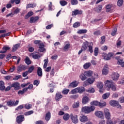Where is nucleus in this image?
Returning <instances> with one entry per match:
<instances>
[{"mask_svg":"<svg viewBox=\"0 0 124 124\" xmlns=\"http://www.w3.org/2000/svg\"><path fill=\"white\" fill-rule=\"evenodd\" d=\"M94 109H95V107L93 106H91L90 107H84L81 108V111L82 112L86 113V114H89V113H91V112L94 111Z\"/></svg>","mask_w":124,"mask_h":124,"instance_id":"obj_1","label":"nucleus"},{"mask_svg":"<svg viewBox=\"0 0 124 124\" xmlns=\"http://www.w3.org/2000/svg\"><path fill=\"white\" fill-rule=\"evenodd\" d=\"M105 86L108 89H111V90L114 91H116V86L114 85V84H113L111 81L107 80L105 83Z\"/></svg>","mask_w":124,"mask_h":124,"instance_id":"obj_2","label":"nucleus"},{"mask_svg":"<svg viewBox=\"0 0 124 124\" xmlns=\"http://www.w3.org/2000/svg\"><path fill=\"white\" fill-rule=\"evenodd\" d=\"M70 118L74 124H77L78 123V116L77 115L71 113L70 115Z\"/></svg>","mask_w":124,"mask_h":124,"instance_id":"obj_3","label":"nucleus"},{"mask_svg":"<svg viewBox=\"0 0 124 124\" xmlns=\"http://www.w3.org/2000/svg\"><path fill=\"white\" fill-rule=\"evenodd\" d=\"M25 121V116L24 115H18L16 118V122L17 124H21Z\"/></svg>","mask_w":124,"mask_h":124,"instance_id":"obj_4","label":"nucleus"},{"mask_svg":"<svg viewBox=\"0 0 124 124\" xmlns=\"http://www.w3.org/2000/svg\"><path fill=\"white\" fill-rule=\"evenodd\" d=\"M109 104L113 107H115V106H116L117 108H120V107H121V105L119 104V102H118V101L111 100L109 102Z\"/></svg>","mask_w":124,"mask_h":124,"instance_id":"obj_5","label":"nucleus"},{"mask_svg":"<svg viewBox=\"0 0 124 124\" xmlns=\"http://www.w3.org/2000/svg\"><path fill=\"white\" fill-rule=\"evenodd\" d=\"M12 88H14L15 91H18L21 89L20 87V83L18 82H15L11 85Z\"/></svg>","mask_w":124,"mask_h":124,"instance_id":"obj_6","label":"nucleus"},{"mask_svg":"<svg viewBox=\"0 0 124 124\" xmlns=\"http://www.w3.org/2000/svg\"><path fill=\"white\" fill-rule=\"evenodd\" d=\"M104 114L106 119H108V121H110V118H111V114L109 111V109L107 108L104 109Z\"/></svg>","mask_w":124,"mask_h":124,"instance_id":"obj_7","label":"nucleus"},{"mask_svg":"<svg viewBox=\"0 0 124 124\" xmlns=\"http://www.w3.org/2000/svg\"><path fill=\"white\" fill-rule=\"evenodd\" d=\"M27 67H28L25 65L20 64L17 67V72H21L22 70H25V69H27Z\"/></svg>","mask_w":124,"mask_h":124,"instance_id":"obj_8","label":"nucleus"},{"mask_svg":"<svg viewBox=\"0 0 124 124\" xmlns=\"http://www.w3.org/2000/svg\"><path fill=\"white\" fill-rule=\"evenodd\" d=\"M95 115L98 118L100 119H103V113L100 111H96L95 112Z\"/></svg>","mask_w":124,"mask_h":124,"instance_id":"obj_9","label":"nucleus"},{"mask_svg":"<svg viewBox=\"0 0 124 124\" xmlns=\"http://www.w3.org/2000/svg\"><path fill=\"white\" fill-rule=\"evenodd\" d=\"M120 77V75L117 73H114L112 75V79L114 80V81H117L118 79H119V77Z\"/></svg>","mask_w":124,"mask_h":124,"instance_id":"obj_10","label":"nucleus"},{"mask_svg":"<svg viewBox=\"0 0 124 124\" xmlns=\"http://www.w3.org/2000/svg\"><path fill=\"white\" fill-rule=\"evenodd\" d=\"M90 101V98L88 96H84L82 98V104H87L88 102Z\"/></svg>","mask_w":124,"mask_h":124,"instance_id":"obj_11","label":"nucleus"},{"mask_svg":"<svg viewBox=\"0 0 124 124\" xmlns=\"http://www.w3.org/2000/svg\"><path fill=\"white\" fill-rule=\"evenodd\" d=\"M39 19V17L38 16L36 17H31L30 18V23L31 24H32V23H35L37 20Z\"/></svg>","mask_w":124,"mask_h":124,"instance_id":"obj_12","label":"nucleus"},{"mask_svg":"<svg viewBox=\"0 0 124 124\" xmlns=\"http://www.w3.org/2000/svg\"><path fill=\"white\" fill-rule=\"evenodd\" d=\"M88 117L84 115L81 116L80 119V121L81 123H86V122H88Z\"/></svg>","mask_w":124,"mask_h":124,"instance_id":"obj_13","label":"nucleus"},{"mask_svg":"<svg viewBox=\"0 0 124 124\" xmlns=\"http://www.w3.org/2000/svg\"><path fill=\"white\" fill-rule=\"evenodd\" d=\"M82 13H83V12L81 10H75L72 12V16L74 15H79V14H82Z\"/></svg>","mask_w":124,"mask_h":124,"instance_id":"obj_14","label":"nucleus"},{"mask_svg":"<svg viewBox=\"0 0 124 124\" xmlns=\"http://www.w3.org/2000/svg\"><path fill=\"white\" fill-rule=\"evenodd\" d=\"M9 49H10V47L8 46H4L2 48V50L0 51V53L1 54H4V53H6V51Z\"/></svg>","mask_w":124,"mask_h":124,"instance_id":"obj_15","label":"nucleus"},{"mask_svg":"<svg viewBox=\"0 0 124 124\" xmlns=\"http://www.w3.org/2000/svg\"><path fill=\"white\" fill-rule=\"evenodd\" d=\"M102 9V5H99L96 8H94V11H96V12L99 13L101 11Z\"/></svg>","mask_w":124,"mask_h":124,"instance_id":"obj_16","label":"nucleus"},{"mask_svg":"<svg viewBox=\"0 0 124 124\" xmlns=\"http://www.w3.org/2000/svg\"><path fill=\"white\" fill-rule=\"evenodd\" d=\"M61 98H62V95L60 93H56L55 99L56 101H59Z\"/></svg>","mask_w":124,"mask_h":124,"instance_id":"obj_17","label":"nucleus"},{"mask_svg":"<svg viewBox=\"0 0 124 124\" xmlns=\"http://www.w3.org/2000/svg\"><path fill=\"white\" fill-rule=\"evenodd\" d=\"M108 67L105 66L102 70L103 75H107L108 74Z\"/></svg>","mask_w":124,"mask_h":124,"instance_id":"obj_18","label":"nucleus"},{"mask_svg":"<svg viewBox=\"0 0 124 124\" xmlns=\"http://www.w3.org/2000/svg\"><path fill=\"white\" fill-rule=\"evenodd\" d=\"M37 75L39 77H42V69L40 67H38L37 71Z\"/></svg>","mask_w":124,"mask_h":124,"instance_id":"obj_19","label":"nucleus"},{"mask_svg":"<svg viewBox=\"0 0 124 124\" xmlns=\"http://www.w3.org/2000/svg\"><path fill=\"white\" fill-rule=\"evenodd\" d=\"M78 93H83L85 92V88L84 87H78Z\"/></svg>","mask_w":124,"mask_h":124,"instance_id":"obj_20","label":"nucleus"},{"mask_svg":"<svg viewBox=\"0 0 124 124\" xmlns=\"http://www.w3.org/2000/svg\"><path fill=\"white\" fill-rule=\"evenodd\" d=\"M78 86V83L77 81H73L69 85V87L71 88H75Z\"/></svg>","mask_w":124,"mask_h":124,"instance_id":"obj_21","label":"nucleus"},{"mask_svg":"<svg viewBox=\"0 0 124 124\" xmlns=\"http://www.w3.org/2000/svg\"><path fill=\"white\" fill-rule=\"evenodd\" d=\"M33 15V12L30 11L28 13V14L25 16V19H29L30 17H31V16H32Z\"/></svg>","mask_w":124,"mask_h":124,"instance_id":"obj_22","label":"nucleus"},{"mask_svg":"<svg viewBox=\"0 0 124 124\" xmlns=\"http://www.w3.org/2000/svg\"><path fill=\"white\" fill-rule=\"evenodd\" d=\"M19 47H20V44H16L13 46L12 51L14 52H16V50H17V49H18Z\"/></svg>","mask_w":124,"mask_h":124,"instance_id":"obj_23","label":"nucleus"},{"mask_svg":"<svg viewBox=\"0 0 124 124\" xmlns=\"http://www.w3.org/2000/svg\"><path fill=\"white\" fill-rule=\"evenodd\" d=\"M112 7H113V4H108L106 6V12H110V11H111V8H112Z\"/></svg>","mask_w":124,"mask_h":124,"instance_id":"obj_24","label":"nucleus"},{"mask_svg":"<svg viewBox=\"0 0 124 124\" xmlns=\"http://www.w3.org/2000/svg\"><path fill=\"white\" fill-rule=\"evenodd\" d=\"M36 6V4L35 3H33V4H28L27 5V6H26V9H28L29 8H33L34 7H35Z\"/></svg>","mask_w":124,"mask_h":124,"instance_id":"obj_25","label":"nucleus"},{"mask_svg":"<svg viewBox=\"0 0 124 124\" xmlns=\"http://www.w3.org/2000/svg\"><path fill=\"white\" fill-rule=\"evenodd\" d=\"M93 43H90V45L88 46V51L91 53V54L93 53Z\"/></svg>","mask_w":124,"mask_h":124,"instance_id":"obj_26","label":"nucleus"},{"mask_svg":"<svg viewBox=\"0 0 124 124\" xmlns=\"http://www.w3.org/2000/svg\"><path fill=\"white\" fill-rule=\"evenodd\" d=\"M84 74L86 76L88 77H91L92 75H93V71H88L84 72Z\"/></svg>","mask_w":124,"mask_h":124,"instance_id":"obj_27","label":"nucleus"},{"mask_svg":"<svg viewBox=\"0 0 124 124\" xmlns=\"http://www.w3.org/2000/svg\"><path fill=\"white\" fill-rule=\"evenodd\" d=\"M87 82H88V83L90 84H92L93 83V82H94V81H95V78H89L87 80Z\"/></svg>","mask_w":124,"mask_h":124,"instance_id":"obj_28","label":"nucleus"},{"mask_svg":"<svg viewBox=\"0 0 124 124\" xmlns=\"http://www.w3.org/2000/svg\"><path fill=\"white\" fill-rule=\"evenodd\" d=\"M79 78H80L81 81H85L87 79V77H86V75L84 74V73H82L79 76Z\"/></svg>","mask_w":124,"mask_h":124,"instance_id":"obj_29","label":"nucleus"},{"mask_svg":"<svg viewBox=\"0 0 124 124\" xmlns=\"http://www.w3.org/2000/svg\"><path fill=\"white\" fill-rule=\"evenodd\" d=\"M42 56V54H34L32 55V57L33 59L35 60H38V59H40V58Z\"/></svg>","mask_w":124,"mask_h":124,"instance_id":"obj_30","label":"nucleus"},{"mask_svg":"<svg viewBox=\"0 0 124 124\" xmlns=\"http://www.w3.org/2000/svg\"><path fill=\"white\" fill-rule=\"evenodd\" d=\"M7 105L9 107H12V106H14V101L12 100H10L7 102Z\"/></svg>","mask_w":124,"mask_h":124,"instance_id":"obj_31","label":"nucleus"},{"mask_svg":"<svg viewBox=\"0 0 124 124\" xmlns=\"http://www.w3.org/2000/svg\"><path fill=\"white\" fill-rule=\"evenodd\" d=\"M50 119H51V113L50 112H47L46 114V117H45V119L46 121H49V120H50Z\"/></svg>","mask_w":124,"mask_h":124,"instance_id":"obj_32","label":"nucleus"},{"mask_svg":"<svg viewBox=\"0 0 124 124\" xmlns=\"http://www.w3.org/2000/svg\"><path fill=\"white\" fill-rule=\"evenodd\" d=\"M91 105H94L95 106H99V102L97 101H93L90 103Z\"/></svg>","mask_w":124,"mask_h":124,"instance_id":"obj_33","label":"nucleus"},{"mask_svg":"<svg viewBox=\"0 0 124 124\" xmlns=\"http://www.w3.org/2000/svg\"><path fill=\"white\" fill-rule=\"evenodd\" d=\"M87 50V47H85L83 45H82L81 47V49L78 52V55H80L82 52H85V51Z\"/></svg>","mask_w":124,"mask_h":124,"instance_id":"obj_34","label":"nucleus"},{"mask_svg":"<svg viewBox=\"0 0 124 124\" xmlns=\"http://www.w3.org/2000/svg\"><path fill=\"white\" fill-rule=\"evenodd\" d=\"M25 62L27 65H30L31 62V60H30V58L28 57H26V59H25Z\"/></svg>","mask_w":124,"mask_h":124,"instance_id":"obj_35","label":"nucleus"},{"mask_svg":"<svg viewBox=\"0 0 124 124\" xmlns=\"http://www.w3.org/2000/svg\"><path fill=\"white\" fill-rule=\"evenodd\" d=\"M63 119L64 121H68V120H69V114L68 113L65 114L63 116Z\"/></svg>","mask_w":124,"mask_h":124,"instance_id":"obj_36","label":"nucleus"},{"mask_svg":"<svg viewBox=\"0 0 124 124\" xmlns=\"http://www.w3.org/2000/svg\"><path fill=\"white\" fill-rule=\"evenodd\" d=\"M97 87L98 88V89H102L103 88V83L99 82L97 84Z\"/></svg>","mask_w":124,"mask_h":124,"instance_id":"obj_37","label":"nucleus"},{"mask_svg":"<svg viewBox=\"0 0 124 124\" xmlns=\"http://www.w3.org/2000/svg\"><path fill=\"white\" fill-rule=\"evenodd\" d=\"M99 107H100V108H102V107H105V106H106V102H99Z\"/></svg>","mask_w":124,"mask_h":124,"instance_id":"obj_38","label":"nucleus"},{"mask_svg":"<svg viewBox=\"0 0 124 124\" xmlns=\"http://www.w3.org/2000/svg\"><path fill=\"white\" fill-rule=\"evenodd\" d=\"M109 96H110V93H106L103 95V99H106V98H108Z\"/></svg>","mask_w":124,"mask_h":124,"instance_id":"obj_39","label":"nucleus"},{"mask_svg":"<svg viewBox=\"0 0 124 124\" xmlns=\"http://www.w3.org/2000/svg\"><path fill=\"white\" fill-rule=\"evenodd\" d=\"M34 70V66H31L29 68L28 70L27 71L29 73H31L32 71Z\"/></svg>","mask_w":124,"mask_h":124,"instance_id":"obj_40","label":"nucleus"},{"mask_svg":"<svg viewBox=\"0 0 124 124\" xmlns=\"http://www.w3.org/2000/svg\"><path fill=\"white\" fill-rule=\"evenodd\" d=\"M88 31L87 30L84 29V30H80L78 31V33H79V34H81V33H86Z\"/></svg>","mask_w":124,"mask_h":124,"instance_id":"obj_41","label":"nucleus"},{"mask_svg":"<svg viewBox=\"0 0 124 124\" xmlns=\"http://www.w3.org/2000/svg\"><path fill=\"white\" fill-rule=\"evenodd\" d=\"M124 3V0H118L117 5L118 6L121 7Z\"/></svg>","mask_w":124,"mask_h":124,"instance_id":"obj_42","label":"nucleus"},{"mask_svg":"<svg viewBox=\"0 0 124 124\" xmlns=\"http://www.w3.org/2000/svg\"><path fill=\"white\" fill-rule=\"evenodd\" d=\"M90 66H91V63H86L84 65H83V67L84 68H85V69H88V68H89V67H90Z\"/></svg>","mask_w":124,"mask_h":124,"instance_id":"obj_43","label":"nucleus"},{"mask_svg":"<svg viewBox=\"0 0 124 124\" xmlns=\"http://www.w3.org/2000/svg\"><path fill=\"white\" fill-rule=\"evenodd\" d=\"M31 114H33V110H30L24 113L25 116H30V115H31Z\"/></svg>","mask_w":124,"mask_h":124,"instance_id":"obj_44","label":"nucleus"},{"mask_svg":"<svg viewBox=\"0 0 124 124\" xmlns=\"http://www.w3.org/2000/svg\"><path fill=\"white\" fill-rule=\"evenodd\" d=\"M87 93H94V89L93 88H90L86 90Z\"/></svg>","mask_w":124,"mask_h":124,"instance_id":"obj_45","label":"nucleus"},{"mask_svg":"<svg viewBox=\"0 0 124 124\" xmlns=\"http://www.w3.org/2000/svg\"><path fill=\"white\" fill-rule=\"evenodd\" d=\"M118 64L121 65L122 67H124V60L122 59V60H119L118 61Z\"/></svg>","mask_w":124,"mask_h":124,"instance_id":"obj_46","label":"nucleus"},{"mask_svg":"<svg viewBox=\"0 0 124 124\" xmlns=\"http://www.w3.org/2000/svg\"><path fill=\"white\" fill-rule=\"evenodd\" d=\"M71 3L72 5H76V4H78V0H71Z\"/></svg>","mask_w":124,"mask_h":124,"instance_id":"obj_47","label":"nucleus"},{"mask_svg":"<svg viewBox=\"0 0 124 124\" xmlns=\"http://www.w3.org/2000/svg\"><path fill=\"white\" fill-rule=\"evenodd\" d=\"M79 102L74 103L72 106L73 108H78L79 107Z\"/></svg>","mask_w":124,"mask_h":124,"instance_id":"obj_48","label":"nucleus"},{"mask_svg":"<svg viewBox=\"0 0 124 124\" xmlns=\"http://www.w3.org/2000/svg\"><path fill=\"white\" fill-rule=\"evenodd\" d=\"M78 93V88L74 89L71 91V93H72V94H75V93Z\"/></svg>","mask_w":124,"mask_h":124,"instance_id":"obj_49","label":"nucleus"},{"mask_svg":"<svg viewBox=\"0 0 124 124\" xmlns=\"http://www.w3.org/2000/svg\"><path fill=\"white\" fill-rule=\"evenodd\" d=\"M44 62H45V63L44 64V68H46V67H47V65H48V59H45L44 60Z\"/></svg>","mask_w":124,"mask_h":124,"instance_id":"obj_50","label":"nucleus"},{"mask_svg":"<svg viewBox=\"0 0 124 124\" xmlns=\"http://www.w3.org/2000/svg\"><path fill=\"white\" fill-rule=\"evenodd\" d=\"M116 33H117V28H114L113 29V30H112L111 34V35H112V36H114L116 35Z\"/></svg>","mask_w":124,"mask_h":124,"instance_id":"obj_51","label":"nucleus"},{"mask_svg":"<svg viewBox=\"0 0 124 124\" xmlns=\"http://www.w3.org/2000/svg\"><path fill=\"white\" fill-rule=\"evenodd\" d=\"M73 28H78V27H80V22H77L75 23L73 25Z\"/></svg>","mask_w":124,"mask_h":124,"instance_id":"obj_52","label":"nucleus"},{"mask_svg":"<svg viewBox=\"0 0 124 124\" xmlns=\"http://www.w3.org/2000/svg\"><path fill=\"white\" fill-rule=\"evenodd\" d=\"M60 4L62 6H64V5L67 4V2L65 0H61L60 1Z\"/></svg>","mask_w":124,"mask_h":124,"instance_id":"obj_53","label":"nucleus"},{"mask_svg":"<svg viewBox=\"0 0 124 124\" xmlns=\"http://www.w3.org/2000/svg\"><path fill=\"white\" fill-rule=\"evenodd\" d=\"M104 57L105 61H109V60H111V58H110L107 54H104Z\"/></svg>","mask_w":124,"mask_h":124,"instance_id":"obj_54","label":"nucleus"},{"mask_svg":"<svg viewBox=\"0 0 124 124\" xmlns=\"http://www.w3.org/2000/svg\"><path fill=\"white\" fill-rule=\"evenodd\" d=\"M78 94L72 95L70 96V98H71L72 99H76V98H78Z\"/></svg>","mask_w":124,"mask_h":124,"instance_id":"obj_55","label":"nucleus"},{"mask_svg":"<svg viewBox=\"0 0 124 124\" xmlns=\"http://www.w3.org/2000/svg\"><path fill=\"white\" fill-rule=\"evenodd\" d=\"M94 56H96L98 55V48L95 47L94 50Z\"/></svg>","mask_w":124,"mask_h":124,"instance_id":"obj_56","label":"nucleus"},{"mask_svg":"<svg viewBox=\"0 0 124 124\" xmlns=\"http://www.w3.org/2000/svg\"><path fill=\"white\" fill-rule=\"evenodd\" d=\"M23 108H24V106H23V105H21L19 106L18 107H17L16 108V111H18V110H21V109H23Z\"/></svg>","mask_w":124,"mask_h":124,"instance_id":"obj_57","label":"nucleus"},{"mask_svg":"<svg viewBox=\"0 0 124 124\" xmlns=\"http://www.w3.org/2000/svg\"><path fill=\"white\" fill-rule=\"evenodd\" d=\"M24 107H25V109H31V104H29V105L26 104V105H25Z\"/></svg>","mask_w":124,"mask_h":124,"instance_id":"obj_58","label":"nucleus"},{"mask_svg":"<svg viewBox=\"0 0 124 124\" xmlns=\"http://www.w3.org/2000/svg\"><path fill=\"white\" fill-rule=\"evenodd\" d=\"M12 88L11 85H9L7 88H5V92H8V91H10Z\"/></svg>","mask_w":124,"mask_h":124,"instance_id":"obj_59","label":"nucleus"},{"mask_svg":"<svg viewBox=\"0 0 124 124\" xmlns=\"http://www.w3.org/2000/svg\"><path fill=\"white\" fill-rule=\"evenodd\" d=\"M101 32H100V31H95L94 32H93V34L94 35H100Z\"/></svg>","mask_w":124,"mask_h":124,"instance_id":"obj_60","label":"nucleus"},{"mask_svg":"<svg viewBox=\"0 0 124 124\" xmlns=\"http://www.w3.org/2000/svg\"><path fill=\"white\" fill-rule=\"evenodd\" d=\"M20 78H21V75L16 76L13 78V80H14V81H17V80L20 79Z\"/></svg>","mask_w":124,"mask_h":124,"instance_id":"obj_61","label":"nucleus"},{"mask_svg":"<svg viewBox=\"0 0 124 124\" xmlns=\"http://www.w3.org/2000/svg\"><path fill=\"white\" fill-rule=\"evenodd\" d=\"M101 44H103V43H104V42H105V36H103L101 38Z\"/></svg>","mask_w":124,"mask_h":124,"instance_id":"obj_62","label":"nucleus"},{"mask_svg":"<svg viewBox=\"0 0 124 124\" xmlns=\"http://www.w3.org/2000/svg\"><path fill=\"white\" fill-rule=\"evenodd\" d=\"M83 45L84 46L87 48H88V47H89V43L87 41H86L83 43Z\"/></svg>","mask_w":124,"mask_h":124,"instance_id":"obj_63","label":"nucleus"},{"mask_svg":"<svg viewBox=\"0 0 124 124\" xmlns=\"http://www.w3.org/2000/svg\"><path fill=\"white\" fill-rule=\"evenodd\" d=\"M119 101L121 102V103H124V97H121L119 98Z\"/></svg>","mask_w":124,"mask_h":124,"instance_id":"obj_64","label":"nucleus"}]
</instances>
